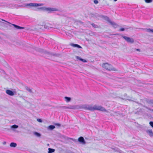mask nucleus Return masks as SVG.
Segmentation results:
<instances>
[{
	"instance_id": "nucleus-24",
	"label": "nucleus",
	"mask_w": 153,
	"mask_h": 153,
	"mask_svg": "<svg viewBox=\"0 0 153 153\" xmlns=\"http://www.w3.org/2000/svg\"><path fill=\"white\" fill-rule=\"evenodd\" d=\"M128 29V28H126L125 29L123 28H121L119 30L120 31H124L125 29Z\"/></svg>"
},
{
	"instance_id": "nucleus-32",
	"label": "nucleus",
	"mask_w": 153,
	"mask_h": 153,
	"mask_svg": "<svg viewBox=\"0 0 153 153\" xmlns=\"http://www.w3.org/2000/svg\"><path fill=\"white\" fill-rule=\"evenodd\" d=\"M68 106H64L63 107V108L64 109H68Z\"/></svg>"
},
{
	"instance_id": "nucleus-35",
	"label": "nucleus",
	"mask_w": 153,
	"mask_h": 153,
	"mask_svg": "<svg viewBox=\"0 0 153 153\" xmlns=\"http://www.w3.org/2000/svg\"><path fill=\"white\" fill-rule=\"evenodd\" d=\"M47 145L48 146H49V144H47Z\"/></svg>"
},
{
	"instance_id": "nucleus-26",
	"label": "nucleus",
	"mask_w": 153,
	"mask_h": 153,
	"mask_svg": "<svg viewBox=\"0 0 153 153\" xmlns=\"http://www.w3.org/2000/svg\"><path fill=\"white\" fill-rule=\"evenodd\" d=\"M146 31L148 32H151L152 29L150 28L147 29H146Z\"/></svg>"
},
{
	"instance_id": "nucleus-7",
	"label": "nucleus",
	"mask_w": 153,
	"mask_h": 153,
	"mask_svg": "<svg viewBox=\"0 0 153 153\" xmlns=\"http://www.w3.org/2000/svg\"><path fill=\"white\" fill-rule=\"evenodd\" d=\"M106 19L107 21L114 27L116 28L117 26V25L115 22H111L108 17H107Z\"/></svg>"
},
{
	"instance_id": "nucleus-28",
	"label": "nucleus",
	"mask_w": 153,
	"mask_h": 153,
	"mask_svg": "<svg viewBox=\"0 0 153 153\" xmlns=\"http://www.w3.org/2000/svg\"><path fill=\"white\" fill-rule=\"evenodd\" d=\"M44 53L46 54H51V55H52V53H50L47 51H45Z\"/></svg>"
},
{
	"instance_id": "nucleus-19",
	"label": "nucleus",
	"mask_w": 153,
	"mask_h": 153,
	"mask_svg": "<svg viewBox=\"0 0 153 153\" xmlns=\"http://www.w3.org/2000/svg\"><path fill=\"white\" fill-rule=\"evenodd\" d=\"M65 99L66 102H70L71 100V98L70 97H65Z\"/></svg>"
},
{
	"instance_id": "nucleus-15",
	"label": "nucleus",
	"mask_w": 153,
	"mask_h": 153,
	"mask_svg": "<svg viewBox=\"0 0 153 153\" xmlns=\"http://www.w3.org/2000/svg\"><path fill=\"white\" fill-rule=\"evenodd\" d=\"M48 153H53L55 151V150L54 149H51V148H49L48 149Z\"/></svg>"
},
{
	"instance_id": "nucleus-21",
	"label": "nucleus",
	"mask_w": 153,
	"mask_h": 153,
	"mask_svg": "<svg viewBox=\"0 0 153 153\" xmlns=\"http://www.w3.org/2000/svg\"><path fill=\"white\" fill-rule=\"evenodd\" d=\"M18 127V126L16 125H14L11 126V128H16Z\"/></svg>"
},
{
	"instance_id": "nucleus-22",
	"label": "nucleus",
	"mask_w": 153,
	"mask_h": 153,
	"mask_svg": "<svg viewBox=\"0 0 153 153\" xmlns=\"http://www.w3.org/2000/svg\"><path fill=\"white\" fill-rule=\"evenodd\" d=\"M145 1L146 3H150L152 2V0H145Z\"/></svg>"
},
{
	"instance_id": "nucleus-11",
	"label": "nucleus",
	"mask_w": 153,
	"mask_h": 153,
	"mask_svg": "<svg viewBox=\"0 0 153 153\" xmlns=\"http://www.w3.org/2000/svg\"><path fill=\"white\" fill-rule=\"evenodd\" d=\"M146 132L151 137L153 136V132L152 129H149L146 131Z\"/></svg>"
},
{
	"instance_id": "nucleus-37",
	"label": "nucleus",
	"mask_w": 153,
	"mask_h": 153,
	"mask_svg": "<svg viewBox=\"0 0 153 153\" xmlns=\"http://www.w3.org/2000/svg\"><path fill=\"white\" fill-rule=\"evenodd\" d=\"M2 21H5V22H7V21H5V20H3V19H2Z\"/></svg>"
},
{
	"instance_id": "nucleus-17",
	"label": "nucleus",
	"mask_w": 153,
	"mask_h": 153,
	"mask_svg": "<svg viewBox=\"0 0 153 153\" xmlns=\"http://www.w3.org/2000/svg\"><path fill=\"white\" fill-rule=\"evenodd\" d=\"M10 146L12 147H15L17 146V144L14 143H10Z\"/></svg>"
},
{
	"instance_id": "nucleus-34",
	"label": "nucleus",
	"mask_w": 153,
	"mask_h": 153,
	"mask_svg": "<svg viewBox=\"0 0 153 153\" xmlns=\"http://www.w3.org/2000/svg\"><path fill=\"white\" fill-rule=\"evenodd\" d=\"M79 22H80V23H83V22H81V21H79Z\"/></svg>"
},
{
	"instance_id": "nucleus-31",
	"label": "nucleus",
	"mask_w": 153,
	"mask_h": 153,
	"mask_svg": "<svg viewBox=\"0 0 153 153\" xmlns=\"http://www.w3.org/2000/svg\"><path fill=\"white\" fill-rule=\"evenodd\" d=\"M55 125H56V126H60V124L59 123H56L55 124Z\"/></svg>"
},
{
	"instance_id": "nucleus-23",
	"label": "nucleus",
	"mask_w": 153,
	"mask_h": 153,
	"mask_svg": "<svg viewBox=\"0 0 153 153\" xmlns=\"http://www.w3.org/2000/svg\"><path fill=\"white\" fill-rule=\"evenodd\" d=\"M91 25L93 27H94L95 28L98 27V26L96 25L95 24H94V23L92 24Z\"/></svg>"
},
{
	"instance_id": "nucleus-10",
	"label": "nucleus",
	"mask_w": 153,
	"mask_h": 153,
	"mask_svg": "<svg viewBox=\"0 0 153 153\" xmlns=\"http://www.w3.org/2000/svg\"><path fill=\"white\" fill-rule=\"evenodd\" d=\"M6 93L8 95L12 96L14 95V93L11 90H7L6 91Z\"/></svg>"
},
{
	"instance_id": "nucleus-4",
	"label": "nucleus",
	"mask_w": 153,
	"mask_h": 153,
	"mask_svg": "<svg viewBox=\"0 0 153 153\" xmlns=\"http://www.w3.org/2000/svg\"><path fill=\"white\" fill-rule=\"evenodd\" d=\"M122 37L128 42L132 43L134 42V40L132 38L125 36H123Z\"/></svg>"
},
{
	"instance_id": "nucleus-14",
	"label": "nucleus",
	"mask_w": 153,
	"mask_h": 153,
	"mask_svg": "<svg viewBox=\"0 0 153 153\" xmlns=\"http://www.w3.org/2000/svg\"><path fill=\"white\" fill-rule=\"evenodd\" d=\"M76 58L77 59H79V60L82 61L83 62H87V61H86V60L83 59H82L79 56H76Z\"/></svg>"
},
{
	"instance_id": "nucleus-13",
	"label": "nucleus",
	"mask_w": 153,
	"mask_h": 153,
	"mask_svg": "<svg viewBox=\"0 0 153 153\" xmlns=\"http://www.w3.org/2000/svg\"><path fill=\"white\" fill-rule=\"evenodd\" d=\"M14 26V27L16 29H24V27H21L18 26L17 25H15V24H12Z\"/></svg>"
},
{
	"instance_id": "nucleus-33",
	"label": "nucleus",
	"mask_w": 153,
	"mask_h": 153,
	"mask_svg": "<svg viewBox=\"0 0 153 153\" xmlns=\"http://www.w3.org/2000/svg\"><path fill=\"white\" fill-rule=\"evenodd\" d=\"M151 32L153 33V29H152Z\"/></svg>"
},
{
	"instance_id": "nucleus-6",
	"label": "nucleus",
	"mask_w": 153,
	"mask_h": 153,
	"mask_svg": "<svg viewBox=\"0 0 153 153\" xmlns=\"http://www.w3.org/2000/svg\"><path fill=\"white\" fill-rule=\"evenodd\" d=\"M43 4H37L33 3H30L27 4V6H30V7H37L41 6Z\"/></svg>"
},
{
	"instance_id": "nucleus-36",
	"label": "nucleus",
	"mask_w": 153,
	"mask_h": 153,
	"mask_svg": "<svg viewBox=\"0 0 153 153\" xmlns=\"http://www.w3.org/2000/svg\"><path fill=\"white\" fill-rule=\"evenodd\" d=\"M117 0H114V1H117Z\"/></svg>"
},
{
	"instance_id": "nucleus-9",
	"label": "nucleus",
	"mask_w": 153,
	"mask_h": 153,
	"mask_svg": "<svg viewBox=\"0 0 153 153\" xmlns=\"http://www.w3.org/2000/svg\"><path fill=\"white\" fill-rule=\"evenodd\" d=\"M78 140L79 142L83 144H85V142L83 137H80L78 138Z\"/></svg>"
},
{
	"instance_id": "nucleus-1",
	"label": "nucleus",
	"mask_w": 153,
	"mask_h": 153,
	"mask_svg": "<svg viewBox=\"0 0 153 153\" xmlns=\"http://www.w3.org/2000/svg\"><path fill=\"white\" fill-rule=\"evenodd\" d=\"M102 67L104 68L108 71H117L116 69L113 67L111 65L108 64V63L103 64L102 65Z\"/></svg>"
},
{
	"instance_id": "nucleus-25",
	"label": "nucleus",
	"mask_w": 153,
	"mask_h": 153,
	"mask_svg": "<svg viewBox=\"0 0 153 153\" xmlns=\"http://www.w3.org/2000/svg\"><path fill=\"white\" fill-rule=\"evenodd\" d=\"M149 124L153 128V122H149Z\"/></svg>"
},
{
	"instance_id": "nucleus-20",
	"label": "nucleus",
	"mask_w": 153,
	"mask_h": 153,
	"mask_svg": "<svg viewBox=\"0 0 153 153\" xmlns=\"http://www.w3.org/2000/svg\"><path fill=\"white\" fill-rule=\"evenodd\" d=\"M34 134L36 136H37L38 137H40L41 136V135L40 134L36 132H34Z\"/></svg>"
},
{
	"instance_id": "nucleus-29",
	"label": "nucleus",
	"mask_w": 153,
	"mask_h": 153,
	"mask_svg": "<svg viewBox=\"0 0 153 153\" xmlns=\"http://www.w3.org/2000/svg\"><path fill=\"white\" fill-rule=\"evenodd\" d=\"M37 121H38V122H42V120L41 119H37Z\"/></svg>"
},
{
	"instance_id": "nucleus-5",
	"label": "nucleus",
	"mask_w": 153,
	"mask_h": 153,
	"mask_svg": "<svg viewBox=\"0 0 153 153\" xmlns=\"http://www.w3.org/2000/svg\"><path fill=\"white\" fill-rule=\"evenodd\" d=\"M83 108L85 109L89 110L91 111H93V107L89 105H85L83 106Z\"/></svg>"
},
{
	"instance_id": "nucleus-3",
	"label": "nucleus",
	"mask_w": 153,
	"mask_h": 153,
	"mask_svg": "<svg viewBox=\"0 0 153 153\" xmlns=\"http://www.w3.org/2000/svg\"><path fill=\"white\" fill-rule=\"evenodd\" d=\"M41 9L43 10L48 11L49 13H51L52 11H57L58 10V9L56 8L52 7H41Z\"/></svg>"
},
{
	"instance_id": "nucleus-27",
	"label": "nucleus",
	"mask_w": 153,
	"mask_h": 153,
	"mask_svg": "<svg viewBox=\"0 0 153 153\" xmlns=\"http://www.w3.org/2000/svg\"><path fill=\"white\" fill-rule=\"evenodd\" d=\"M94 2L95 4H97L98 3V1L97 0H94Z\"/></svg>"
},
{
	"instance_id": "nucleus-18",
	"label": "nucleus",
	"mask_w": 153,
	"mask_h": 153,
	"mask_svg": "<svg viewBox=\"0 0 153 153\" xmlns=\"http://www.w3.org/2000/svg\"><path fill=\"white\" fill-rule=\"evenodd\" d=\"M25 88L26 89L27 91H28V92H29L30 93H32L33 92L31 90V89H30V88H28V87L26 86V87H25Z\"/></svg>"
},
{
	"instance_id": "nucleus-16",
	"label": "nucleus",
	"mask_w": 153,
	"mask_h": 153,
	"mask_svg": "<svg viewBox=\"0 0 153 153\" xmlns=\"http://www.w3.org/2000/svg\"><path fill=\"white\" fill-rule=\"evenodd\" d=\"M55 126L53 125H50L48 126V129L49 130H52L55 128Z\"/></svg>"
},
{
	"instance_id": "nucleus-38",
	"label": "nucleus",
	"mask_w": 153,
	"mask_h": 153,
	"mask_svg": "<svg viewBox=\"0 0 153 153\" xmlns=\"http://www.w3.org/2000/svg\"><path fill=\"white\" fill-rule=\"evenodd\" d=\"M5 143H6V142H4V144H5Z\"/></svg>"
},
{
	"instance_id": "nucleus-2",
	"label": "nucleus",
	"mask_w": 153,
	"mask_h": 153,
	"mask_svg": "<svg viewBox=\"0 0 153 153\" xmlns=\"http://www.w3.org/2000/svg\"><path fill=\"white\" fill-rule=\"evenodd\" d=\"M93 111L95 110H100L103 111L108 112V111L104 108L101 106L94 105L93 107Z\"/></svg>"
},
{
	"instance_id": "nucleus-30",
	"label": "nucleus",
	"mask_w": 153,
	"mask_h": 153,
	"mask_svg": "<svg viewBox=\"0 0 153 153\" xmlns=\"http://www.w3.org/2000/svg\"><path fill=\"white\" fill-rule=\"evenodd\" d=\"M134 50H136L137 51H139V52H140V50L139 49H136V48H135Z\"/></svg>"
},
{
	"instance_id": "nucleus-8",
	"label": "nucleus",
	"mask_w": 153,
	"mask_h": 153,
	"mask_svg": "<svg viewBox=\"0 0 153 153\" xmlns=\"http://www.w3.org/2000/svg\"><path fill=\"white\" fill-rule=\"evenodd\" d=\"M79 108V106L78 105H69L68 106V109H78Z\"/></svg>"
},
{
	"instance_id": "nucleus-12",
	"label": "nucleus",
	"mask_w": 153,
	"mask_h": 153,
	"mask_svg": "<svg viewBox=\"0 0 153 153\" xmlns=\"http://www.w3.org/2000/svg\"><path fill=\"white\" fill-rule=\"evenodd\" d=\"M71 46L74 47H77L78 48H82V47L79 45L76 44H74L73 43H72L71 44Z\"/></svg>"
}]
</instances>
